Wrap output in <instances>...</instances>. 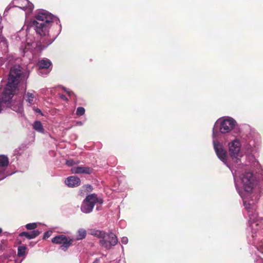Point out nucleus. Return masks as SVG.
I'll list each match as a JSON object with an SVG mask.
<instances>
[{
  "instance_id": "obj_1",
  "label": "nucleus",
  "mask_w": 263,
  "mask_h": 263,
  "mask_svg": "<svg viewBox=\"0 0 263 263\" xmlns=\"http://www.w3.org/2000/svg\"><path fill=\"white\" fill-rule=\"evenodd\" d=\"M240 180L243 186V190H240L237 181H235L236 188L242 198L243 205L248 212L249 222L250 224L251 234L248 236V241L253 244L258 251L263 254V240L256 242L257 238L262 236L263 232L259 230L263 225V219L258 217L256 213L255 203L257 196L252 192L253 186V176L251 172H247L240 176Z\"/></svg>"
},
{
  "instance_id": "obj_2",
  "label": "nucleus",
  "mask_w": 263,
  "mask_h": 263,
  "mask_svg": "<svg viewBox=\"0 0 263 263\" xmlns=\"http://www.w3.org/2000/svg\"><path fill=\"white\" fill-rule=\"evenodd\" d=\"M35 20L32 22L35 27L39 39L36 41H32L27 39L25 43H22L20 51L23 56H26L29 60L34 58L45 48L53 42V40L49 35V29L52 22L58 19L45 10H40L35 15Z\"/></svg>"
},
{
  "instance_id": "obj_3",
  "label": "nucleus",
  "mask_w": 263,
  "mask_h": 263,
  "mask_svg": "<svg viewBox=\"0 0 263 263\" xmlns=\"http://www.w3.org/2000/svg\"><path fill=\"white\" fill-rule=\"evenodd\" d=\"M236 121L231 117H224L218 119L215 123L213 132H231L237 129Z\"/></svg>"
},
{
  "instance_id": "obj_4",
  "label": "nucleus",
  "mask_w": 263,
  "mask_h": 263,
  "mask_svg": "<svg viewBox=\"0 0 263 263\" xmlns=\"http://www.w3.org/2000/svg\"><path fill=\"white\" fill-rule=\"evenodd\" d=\"M224 133H213V142L215 152L218 157L223 162L226 164L227 152L222 144L221 138L223 137Z\"/></svg>"
},
{
  "instance_id": "obj_5",
  "label": "nucleus",
  "mask_w": 263,
  "mask_h": 263,
  "mask_svg": "<svg viewBox=\"0 0 263 263\" xmlns=\"http://www.w3.org/2000/svg\"><path fill=\"white\" fill-rule=\"evenodd\" d=\"M97 203L102 204L103 203V200L101 198L98 197L95 194L87 195L81 205V211L86 214L90 213L92 212L95 204Z\"/></svg>"
},
{
  "instance_id": "obj_6",
  "label": "nucleus",
  "mask_w": 263,
  "mask_h": 263,
  "mask_svg": "<svg viewBox=\"0 0 263 263\" xmlns=\"http://www.w3.org/2000/svg\"><path fill=\"white\" fill-rule=\"evenodd\" d=\"M241 144L239 140H234L229 143V152L233 163L239 164V157L242 156Z\"/></svg>"
},
{
  "instance_id": "obj_7",
  "label": "nucleus",
  "mask_w": 263,
  "mask_h": 263,
  "mask_svg": "<svg viewBox=\"0 0 263 263\" xmlns=\"http://www.w3.org/2000/svg\"><path fill=\"white\" fill-rule=\"evenodd\" d=\"M103 236V238H101L99 240V244L102 248L106 250H110L112 247L117 244V237L112 232L106 233L105 232Z\"/></svg>"
},
{
  "instance_id": "obj_8",
  "label": "nucleus",
  "mask_w": 263,
  "mask_h": 263,
  "mask_svg": "<svg viewBox=\"0 0 263 263\" xmlns=\"http://www.w3.org/2000/svg\"><path fill=\"white\" fill-rule=\"evenodd\" d=\"M51 241L54 243L62 244L60 249L66 251L73 242L74 239L72 238H68L64 235H60L53 237Z\"/></svg>"
},
{
  "instance_id": "obj_9",
  "label": "nucleus",
  "mask_w": 263,
  "mask_h": 263,
  "mask_svg": "<svg viewBox=\"0 0 263 263\" xmlns=\"http://www.w3.org/2000/svg\"><path fill=\"white\" fill-rule=\"evenodd\" d=\"M13 7L19 8L25 12L26 15L33 10V5L28 0H13Z\"/></svg>"
},
{
  "instance_id": "obj_10",
  "label": "nucleus",
  "mask_w": 263,
  "mask_h": 263,
  "mask_svg": "<svg viewBox=\"0 0 263 263\" xmlns=\"http://www.w3.org/2000/svg\"><path fill=\"white\" fill-rule=\"evenodd\" d=\"M9 164L8 158L4 155H0V180L6 177L8 174L5 171Z\"/></svg>"
},
{
  "instance_id": "obj_11",
  "label": "nucleus",
  "mask_w": 263,
  "mask_h": 263,
  "mask_svg": "<svg viewBox=\"0 0 263 263\" xmlns=\"http://www.w3.org/2000/svg\"><path fill=\"white\" fill-rule=\"evenodd\" d=\"M71 172L73 174H90L93 172V169L85 166H74L71 168Z\"/></svg>"
},
{
  "instance_id": "obj_12",
  "label": "nucleus",
  "mask_w": 263,
  "mask_h": 263,
  "mask_svg": "<svg viewBox=\"0 0 263 263\" xmlns=\"http://www.w3.org/2000/svg\"><path fill=\"white\" fill-rule=\"evenodd\" d=\"M65 182L69 187H74L80 185L81 180L78 177L72 176L68 177L65 180Z\"/></svg>"
},
{
  "instance_id": "obj_13",
  "label": "nucleus",
  "mask_w": 263,
  "mask_h": 263,
  "mask_svg": "<svg viewBox=\"0 0 263 263\" xmlns=\"http://www.w3.org/2000/svg\"><path fill=\"white\" fill-rule=\"evenodd\" d=\"M51 65V62L48 59H43L39 61L37 66L40 69L39 73L42 74V70L48 68Z\"/></svg>"
},
{
  "instance_id": "obj_14",
  "label": "nucleus",
  "mask_w": 263,
  "mask_h": 263,
  "mask_svg": "<svg viewBox=\"0 0 263 263\" xmlns=\"http://www.w3.org/2000/svg\"><path fill=\"white\" fill-rule=\"evenodd\" d=\"M41 232L37 230H33L30 233L28 232H23L20 234V236H25L29 239H33L40 235Z\"/></svg>"
},
{
  "instance_id": "obj_15",
  "label": "nucleus",
  "mask_w": 263,
  "mask_h": 263,
  "mask_svg": "<svg viewBox=\"0 0 263 263\" xmlns=\"http://www.w3.org/2000/svg\"><path fill=\"white\" fill-rule=\"evenodd\" d=\"M104 232H105L103 231H100L96 229H90L88 231V233L90 235L97 237L100 239L101 238H103L102 237H103V235Z\"/></svg>"
},
{
  "instance_id": "obj_16",
  "label": "nucleus",
  "mask_w": 263,
  "mask_h": 263,
  "mask_svg": "<svg viewBox=\"0 0 263 263\" xmlns=\"http://www.w3.org/2000/svg\"><path fill=\"white\" fill-rule=\"evenodd\" d=\"M86 236V231L84 229L78 230L76 237V240H80L84 239Z\"/></svg>"
},
{
  "instance_id": "obj_17",
  "label": "nucleus",
  "mask_w": 263,
  "mask_h": 263,
  "mask_svg": "<svg viewBox=\"0 0 263 263\" xmlns=\"http://www.w3.org/2000/svg\"><path fill=\"white\" fill-rule=\"evenodd\" d=\"M26 101L30 104L32 105L34 103V96L33 94L30 92H27L24 97Z\"/></svg>"
},
{
  "instance_id": "obj_18",
  "label": "nucleus",
  "mask_w": 263,
  "mask_h": 263,
  "mask_svg": "<svg viewBox=\"0 0 263 263\" xmlns=\"http://www.w3.org/2000/svg\"><path fill=\"white\" fill-rule=\"evenodd\" d=\"M8 47L7 40L4 37H0V48L3 51H6Z\"/></svg>"
},
{
  "instance_id": "obj_19",
  "label": "nucleus",
  "mask_w": 263,
  "mask_h": 263,
  "mask_svg": "<svg viewBox=\"0 0 263 263\" xmlns=\"http://www.w3.org/2000/svg\"><path fill=\"white\" fill-rule=\"evenodd\" d=\"M26 248L25 246H20L18 248L17 255L19 257L23 256L25 255Z\"/></svg>"
},
{
  "instance_id": "obj_20",
  "label": "nucleus",
  "mask_w": 263,
  "mask_h": 263,
  "mask_svg": "<svg viewBox=\"0 0 263 263\" xmlns=\"http://www.w3.org/2000/svg\"><path fill=\"white\" fill-rule=\"evenodd\" d=\"M33 128L36 130L40 131L42 129V125L41 122L40 121H35L33 125Z\"/></svg>"
},
{
  "instance_id": "obj_21",
  "label": "nucleus",
  "mask_w": 263,
  "mask_h": 263,
  "mask_svg": "<svg viewBox=\"0 0 263 263\" xmlns=\"http://www.w3.org/2000/svg\"><path fill=\"white\" fill-rule=\"evenodd\" d=\"M85 110L84 107H79L77 109L76 114L78 116H82L85 114Z\"/></svg>"
},
{
  "instance_id": "obj_22",
  "label": "nucleus",
  "mask_w": 263,
  "mask_h": 263,
  "mask_svg": "<svg viewBox=\"0 0 263 263\" xmlns=\"http://www.w3.org/2000/svg\"><path fill=\"white\" fill-rule=\"evenodd\" d=\"M37 227V223L35 222L30 223L26 225V228L28 230H34Z\"/></svg>"
},
{
  "instance_id": "obj_23",
  "label": "nucleus",
  "mask_w": 263,
  "mask_h": 263,
  "mask_svg": "<svg viewBox=\"0 0 263 263\" xmlns=\"http://www.w3.org/2000/svg\"><path fill=\"white\" fill-rule=\"evenodd\" d=\"M79 163V161H74L72 159H69V160H67L66 162V164L67 165L69 166H72L74 164H78V163Z\"/></svg>"
},
{
  "instance_id": "obj_24",
  "label": "nucleus",
  "mask_w": 263,
  "mask_h": 263,
  "mask_svg": "<svg viewBox=\"0 0 263 263\" xmlns=\"http://www.w3.org/2000/svg\"><path fill=\"white\" fill-rule=\"evenodd\" d=\"M52 234V231H47L44 234L43 239H45L49 238Z\"/></svg>"
},
{
  "instance_id": "obj_25",
  "label": "nucleus",
  "mask_w": 263,
  "mask_h": 263,
  "mask_svg": "<svg viewBox=\"0 0 263 263\" xmlns=\"http://www.w3.org/2000/svg\"><path fill=\"white\" fill-rule=\"evenodd\" d=\"M128 239L127 237H123L121 238V242L123 244L126 245L128 243Z\"/></svg>"
},
{
  "instance_id": "obj_26",
  "label": "nucleus",
  "mask_w": 263,
  "mask_h": 263,
  "mask_svg": "<svg viewBox=\"0 0 263 263\" xmlns=\"http://www.w3.org/2000/svg\"><path fill=\"white\" fill-rule=\"evenodd\" d=\"M255 262V263H263V259L259 257H258L256 259Z\"/></svg>"
},
{
  "instance_id": "obj_27",
  "label": "nucleus",
  "mask_w": 263,
  "mask_h": 263,
  "mask_svg": "<svg viewBox=\"0 0 263 263\" xmlns=\"http://www.w3.org/2000/svg\"><path fill=\"white\" fill-rule=\"evenodd\" d=\"M22 109V106L21 103H20L19 106L18 107V109L15 110V109H13L14 110H15L16 111H21Z\"/></svg>"
},
{
  "instance_id": "obj_28",
  "label": "nucleus",
  "mask_w": 263,
  "mask_h": 263,
  "mask_svg": "<svg viewBox=\"0 0 263 263\" xmlns=\"http://www.w3.org/2000/svg\"><path fill=\"white\" fill-rule=\"evenodd\" d=\"M60 98L64 100H67L66 97L63 95H60Z\"/></svg>"
},
{
  "instance_id": "obj_29",
  "label": "nucleus",
  "mask_w": 263,
  "mask_h": 263,
  "mask_svg": "<svg viewBox=\"0 0 263 263\" xmlns=\"http://www.w3.org/2000/svg\"><path fill=\"white\" fill-rule=\"evenodd\" d=\"M232 173H233V171H232ZM233 174L234 178V180H235V181H236V176L237 175L236 171H235V173H233Z\"/></svg>"
},
{
  "instance_id": "obj_30",
  "label": "nucleus",
  "mask_w": 263,
  "mask_h": 263,
  "mask_svg": "<svg viewBox=\"0 0 263 263\" xmlns=\"http://www.w3.org/2000/svg\"><path fill=\"white\" fill-rule=\"evenodd\" d=\"M31 137L32 138V141H33L34 140V133H31Z\"/></svg>"
},
{
  "instance_id": "obj_31",
  "label": "nucleus",
  "mask_w": 263,
  "mask_h": 263,
  "mask_svg": "<svg viewBox=\"0 0 263 263\" xmlns=\"http://www.w3.org/2000/svg\"><path fill=\"white\" fill-rule=\"evenodd\" d=\"M35 111H36V112H41V110H40V109H39V108L36 109H35Z\"/></svg>"
},
{
  "instance_id": "obj_32",
  "label": "nucleus",
  "mask_w": 263,
  "mask_h": 263,
  "mask_svg": "<svg viewBox=\"0 0 263 263\" xmlns=\"http://www.w3.org/2000/svg\"><path fill=\"white\" fill-rule=\"evenodd\" d=\"M65 90L67 92V93L69 95V96H71V92L69 91L66 90L65 89Z\"/></svg>"
},
{
  "instance_id": "obj_33",
  "label": "nucleus",
  "mask_w": 263,
  "mask_h": 263,
  "mask_svg": "<svg viewBox=\"0 0 263 263\" xmlns=\"http://www.w3.org/2000/svg\"><path fill=\"white\" fill-rule=\"evenodd\" d=\"M2 232V229L0 228V234Z\"/></svg>"
}]
</instances>
